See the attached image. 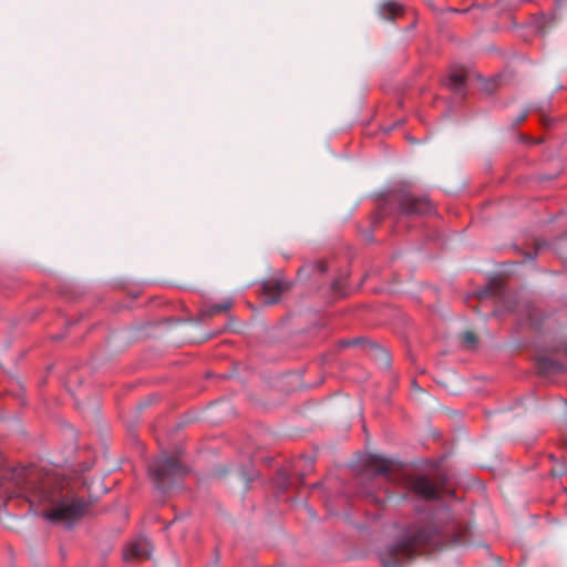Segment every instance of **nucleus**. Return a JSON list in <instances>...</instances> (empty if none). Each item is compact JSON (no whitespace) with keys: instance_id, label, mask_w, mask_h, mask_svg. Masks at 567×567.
I'll list each match as a JSON object with an SVG mask.
<instances>
[{"instance_id":"nucleus-20","label":"nucleus","mask_w":567,"mask_h":567,"mask_svg":"<svg viewBox=\"0 0 567 567\" xmlns=\"http://www.w3.org/2000/svg\"><path fill=\"white\" fill-rule=\"evenodd\" d=\"M331 288L336 293H342V284L340 280L333 281Z\"/></svg>"},{"instance_id":"nucleus-6","label":"nucleus","mask_w":567,"mask_h":567,"mask_svg":"<svg viewBox=\"0 0 567 567\" xmlns=\"http://www.w3.org/2000/svg\"><path fill=\"white\" fill-rule=\"evenodd\" d=\"M563 313H545L538 309H532L528 312L530 326L539 332L556 331L567 324Z\"/></svg>"},{"instance_id":"nucleus-1","label":"nucleus","mask_w":567,"mask_h":567,"mask_svg":"<svg viewBox=\"0 0 567 567\" xmlns=\"http://www.w3.org/2000/svg\"><path fill=\"white\" fill-rule=\"evenodd\" d=\"M437 542L439 535L432 526H412L399 540L380 554L381 561L385 567H402L426 548L435 546Z\"/></svg>"},{"instance_id":"nucleus-18","label":"nucleus","mask_w":567,"mask_h":567,"mask_svg":"<svg viewBox=\"0 0 567 567\" xmlns=\"http://www.w3.org/2000/svg\"><path fill=\"white\" fill-rule=\"evenodd\" d=\"M429 7L433 12L439 13V14L461 12L460 10L451 8V7L440 6V2H429Z\"/></svg>"},{"instance_id":"nucleus-5","label":"nucleus","mask_w":567,"mask_h":567,"mask_svg":"<svg viewBox=\"0 0 567 567\" xmlns=\"http://www.w3.org/2000/svg\"><path fill=\"white\" fill-rule=\"evenodd\" d=\"M400 214L408 216L425 215L433 212V205L426 196H414L410 193H400L395 196Z\"/></svg>"},{"instance_id":"nucleus-10","label":"nucleus","mask_w":567,"mask_h":567,"mask_svg":"<svg viewBox=\"0 0 567 567\" xmlns=\"http://www.w3.org/2000/svg\"><path fill=\"white\" fill-rule=\"evenodd\" d=\"M233 303L229 300H225L216 305H204L196 317V322H205L215 316L227 312L231 308Z\"/></svg>"},{"instance_id":"nucleus-2","label":"nucleus","mask_w":567,"mask_h":567,"mask_svg":"<svg viewBox=\"0 0 567 567\" xmlns=\"http://www.w3.org/2000/svg\"><path fill=\"white\" fill-rule=\"evenodd\" d=\"M18 494L25 497L31 505L50 502L52 493L49 491V477H43L35 470L21 468L12 474Z\"/></svg>"},{"instance_id":"nucleus-16","label":"nucleus","mask_w":567,"mask_h":567,"mask_svg":"<svg viewBox=\"0 0 567 567\" xmlns=\"http://www.w3.org/2000/svg\"><path fill=\"white\" fill-rule=\"evenodd\" d=\"M466 80V74L464 70H455L450 74L449 78V86L455 91H462Z\"/></svg>"},{"instance_id":"nucleus-7","label":"nucleus","mask_w":567,"mask_h":567,"mask_svg":"<svg viewBox=\"0 0 567 567\" xmlns=\"http://www.w3.org/2000/svg\"><path fill=\"white\" fill-rule=\"evenodd\" d=\"M292 282L284 278H270L260 282L259 297L264 305L271 306L280 300L284 292L289 291Z\"/></svg>"},{"instance_id":"nucleus-8","label":"nucleus","mask_w":567,"mask_h":567,"mask_svg":"<svg viewBox=\"0 0 567 567\" xmlns=\"http://www.w3.org/2000/svg\"><path fill=\"white\" fill-rule=\"evenodd\" d=\"M153 546L147 537L141 536L131 543L124 551L127 561L145 560L151 557Z\"/></svg>"},{"instance_id":"nucleus-21","label":"nucleus","mask_w":567,"mask_h":567,"mask_svg":"<svg viewBox=\"0 0 567 567\" xmlns=\"http://www.w3.org/2000/svg\"><path fill=\"white\" fill-rule=\"evenodd\" d=\"M526 117H527V113H526V112H525V113H522V114L519 115V117L517 118V122H518V123H522V122H524V121L526 120Z\"/></svg>"},{"instance_id":"nucleus-13","label":"nucleus","mask_w":567,"mask_h":567,"mask_svg":"<svg viewBox=\"0 0 567 567\" xmlns=\"http://www.w3.org/2000/svg\"><path fill=\"white\" fill-rule=\"evenodd\" d=\"M362 343H367L370 348V353L373 357V359L378 360L381 364L384 367H389L391 363L390 354L388 351L380 346L375 344L372 341L364 340L362 338L353 339L352 341H349L348 344L351 346H359Z\"/></svg>"},{"instance_id":"nucleus-12","label":"nucleus","mask_w":567,"mask_h":567,"mask_svg":"<svg viewBox=\"0 0 567 567\" xmlns=\"http://www.w3.org/2000/svg\"><path fill=\"white\" fill-rule=\"evenodd\" d=\"M362 343H367L370 348V353L373 357V359L378 360L381 364L384 367H389L391 363L390 354L388 351L380 346L375 344L372 341L364 340L362 338L353 339L352 341H349L348 344L351 346H359Z\"/></svg>"},{"instance_id":"nucleus-14","label":"nucleus","mask_w":567,"mask_h":567,"mask_svg":"<svg viewBox=\"0 0 567 567\" xmlns=\"http://www.w3.org/2000/svg\"><path fill=\"white\" fill-rule=\"evenodd\" d=\"M537 369L539 373L547 375V374H556L564 370V365L549 357H540L537 360Z\"/></svg>"},{"instance_id":"nucleus-3","label":"nucleus","mask_w":567,"mask_h":567,"mask_svg":"<svg viewBox=\"0 0 567 567\" xmlns=\"http://www.w3.org/2000/svg\"><path fill=\"white\" fill-rule=\"evenodd\" d=\"M148 472L155 487L162 493H167L187 473V470L176 457L163 456L150 464Z\"/></svg>"},{"instance_id":"nucleus-22","label":"nucleus","mask_w":567,"mask_h":567,"mask_svg":"<svg viewBox=\"0 0 567 567\" xmlns=\"http://www.w3.org/2000/svg\"><path fill=\"white\" fill-rule=\"evenodd\" d=\"M412 388L415 390V391H419V392H423V390L416 384L415 381L412 382Z\"/></svg>"},{"instance_id":"nucleus-17","label":"nucleus","mask_w":567,"mask_h":567,"mask_svg":"<svg viewBox=\"0 0 567 567\" xmlns=\"http://www.w3.org/2000/svg\"><path fill=\"white\" fill-rule=\"evenodd\" d=\"M326 269H327L326 265L321 261H318V262L308 264V265L302 266L299 269L298 275H299V277H301V276L310 277L313 272L323 274L326 271Z\"/></svg>"},{"instance_id":"nucleus-24","label":"nucleus","mask_w":567,"mask_h":567,"mask_svg":"<svg viewBox=\"0 0 567 567\" xmlns=\"http://www.w3.org/2000/svg\"><path fill=\"white\" fill-rule=\"evenodd\" d=\"M474 8H475V6H471L468 9L463 10L462 12H467V11H470L471 9H474Z\"/></svg>"},{"instance_id":"nucleus-23","label":"nucleus","mask_w":567,"mask_h":567,"mask_svg":"<svg viewBox=\"0 0 567 567\" xmlns=\"http://www.w3.org/2000/svg\"><path fill=\"white\" fill-rule=\"evenodd\" d=\"M564 474H565V472H564V471H563V472H554V475H557V476H561V475H564Z\"/></svg>"},{"instance_id":"nucleus-4","label":"nucleus","mask_w":567,"mask_h":567,"mask_svg":"<svg viewBox=\"0 0 567 567\" xmlns=\"http://www.w3.org/2000/svg\"><path fill=\"white\" fill-rule=\"evenodd\" d=\"M87 506L89 504L80 497H64L53 508L44 512L43 517L53 523H72L86 513Z\"/></svg>"},{"instance_id":"nucleus-25","label":"nucleus","mask_w":567,"mask_h":567,"mask_svg":"<svg viewBox=\"0 0 567 567\" xmlns=\"http://www.w3.org/2000/svg\"><path fill=\"white\" fill-rule=\"evenodd\" d=\"M288 484H289V483H284L281 487H282V488H288Z\"/></svg>"},{"instance_id":"nucleus-19","label":"nucleus","mask_w":567,"mask_h":567,"mask_svg":"<svg viewBox=\"0 0 567 567\" xmlns=\"http://www.w3.org/2000/svg\"><path fill=\"white\" fill-rule=\"evenodd\" d=\"M462 339L468 348H473L477 341L476 334L472 331H465L462 334Z\"/></svg>"},{"instance_id":"nucleus-15","label":"nucleus","mask_w":567,"mask_h":567,"mask_svg":"<svg viewBox=\"0 0 567 567\" xmlns=\"http://www.w3.org/2000/svg\"><path fill=\"white\" fill-rule=\"evenodd\" d=\"M404 11L401 2H382L379 7L380 16L385 20H393Z\"/></svg>"},{"instance_id":"nucleus-9","label":"nucleus","mask_w":567,"mask_h":567,"mask_svg":"<svg viewBox=\"0 0 567 567\" xmlns=\"http://www.w3.org/2000/svg\"><path fill=\"white\" fill-rule=\"evenodd\" d=\"M408 486L425 499H435L440 495V488L426 476H415L406 482Z\"/></svg>"},{"instance_id":"nucleus-11","label":"nucleus","mask_w":567,"mask_h":567,"mask_svg":"<svg viewBox=\"0 0 567 567\" xmlns=\"http://www.w3.org/2000/svg\"><path fill=\"white\" fill-rule=\"evenodd\" d=\"M368 466L375 474L385 476L389 481H394L393 462L379 455H372L368 460Z\"/></svg>"}]
</instances>
